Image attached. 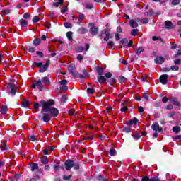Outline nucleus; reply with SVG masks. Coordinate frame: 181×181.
Segmentation results:
<instances>
[{"label":"nucleus","instance_id":"62","mask_svg":"<svg viewBox=\"0 0 181 181\" xmlns=\"http://www.w3.org/2000/svg\"><path fill=\"white\" fill-rule=\"evenodd\" d=\"M105 77L106 78H111V77H112V74H111L110 72H108L105 74Z\"/></svg>","mask_w":181,"mask_h":181},{"label":"nucleus","instance_id":"40","mask_svg":"<svg viewBox=\"0 0 181 181\" xmlns=\"http://www.w3.org/2000/svg\"><path fill=\"white\" fill-rule=\"evenodd\" d=\"M95 90H94V88H87V93L88 94H94Z\"/></svg>","mask_w":181,"mask_h":181},{"label":"nucleus","instance_id":"3","mask_svg":"<svg viewBox=\"0 0 181 181\" xmlns=\"http://www.w3.org/2000/svg\"><path fill=\"white\" fill-rule=\"evenodd\" d=\"M68 70L70 73V74H71V76H73V77H74V78H76L77 77V76H78V72L77 71V69H76V66L75 65H70L68 66Z\"/></svg>","mask_w":181,"mask_h":181},{"label":"nucleus","instance_id":"15","mask_svg":"<svg viewBox=\"0 0 181 181\" xmlns=\"http://www.w3.org/2000/svg\"><path fill=\"white\" fill-rule=\"evenodd\" d=\"M0 149L1 151H8L9 149V146L5 142H1L0 144Z\"/></svg>","mask_w":181,"mask_h":181},{"label":"nucleus","instance_id":"46","mask_svg":"<svg viewBox=\"0 0 181 181\" xmlns=\"http://www.w3.org/2000/svg\"><path fill=\"white\" fill-rule=\"evenodd\" d=\"M109 153H110V156H115V155H116L115 149L111 148V149L110 150Z\"/></svg>","mask_w":181,"mask_h":181},{"label":"nucleus","instance_id":"2","mask_svg":"<svg viewBox=\"0 0 181 181\" xmlns=\"http://www.w3.org/2000/svg\"><path fill=\"white\" fill-rule=\"evenodd\" d=\"M49 64H50V59L47 60L44 65L42 62H37L35 66L40 67L39 73H45L49 69Z\"/></svg>","mask_w":181,"mask_h":181},{"label":"nucleus","instance_id":"54","mask_svg":"<svg viewBox=\"0 0 181 181\" xmlns=\"http://www.w3.org/2000/svg\"><path fill=\"white\" fill-rule=\"evenodd\" d=\"M33 23H37V22H39V17L34 16L33 18Z\"/></svg>","mask_w":181,"mask_h":181},{"label":"nucleus","instance_id":"33","mask_svg":"<svg viewBox=\"0 0 181 181\" xmlns=\"http://www.w3.org/2000/svg\"><path fill=\"white\" fill-rule=\"evenodd\" d=\"M64 26H65L66 29H71V28H73V24H71V23L66 22L64 23Z\"/></svg>","mask_w":181,"mask_h":181},{"label":"nucleus","instance_id":"39","mask_svg":"<svg viewBox=\"0 0 181 181\" xmlns=\"http://www.w3.org/2000/svg\"><path fill=\"white\" fill-rule=\"evenodd\" d=\"M76 52H77V53H82V52H84V47H77L76 48Z\"/></svg>","mask_w":181,"mask_h":181},{"label":"nucleus","instance_id":"6","mask_svg":"<svg viewBox=\"0 0 181 181\" xmlns=\"http://www.w3.org/2000/svg\"><path fill=\"white\" fill-rule=\"evenodd\" d=\"M8 88L10 90L11 95H15L16 94V85L15 83H9L8 85Z\"/></svg>","mask_w":181,"mask_h":181},{"label":"nucleus","instance_id":"48","mask_svg":"<svg viewBox=\"0 0 181 181\" xmlns=\"http://www.w3.org/2000/svg\"><path fill=\"white\" fill-rule=\"evenodd\" d=\"M75 112H76V110H74V109H71L69 111V114L71 117L73 115H75Z\"/></svg>","mask_w":181,"mask_h":181},{"label":"nucleus","instance_id":"47","mask_svg":"<svg viewBox=\"0 0 181 181\" xmlns=\"http://www.w3.org/2000/svg\"><path fill=\"white\" fill-rule=\"evenodd\" d=\"M119 83H125V81H127V78L124 76H120L119 78Z\"/></svg>","mask_w":181,"mask_h":181},{"label":"nucleus","instance_id":"31","mask_svg":"<svg viewBox=\"0 0 181 181\" xmlns=\"http://www.w3.org/2000/svg\"><path fill=\"white\" fill-rule=\"evenodd\" d=\"M41 162L44 165H47V163H49V158H47L46 156H43L41 159Z\"/></svg>","mask_w":181,"mask_h":181},{"label":"nucleus","instance_id":"27","mask_svg":"<svg viewBox=\"0 0 181 181\" xmlns=\"http://www.w3.org/2000/svg\"><path fill=\"white\" fill-rule=\"evenodd\" d=\"M29 104H30V102H29V100H24L22 101L21 105L24 108H28V105H29Z\"/></svg>","mask_w":181,"mask_h":181},{"label":"nucleus","instance_id":"36","mask_svg":"<svg viewBox=\"0 0 181 181\" xmlns=\"http://www.w3.org/2000/svg\"><path fill=\"white\" fill-rule=\"evenodd\" d=\"M132 136H133V138H134V139H135V141H138V139H141V134H132Z\"/></svg>","mask_w":181,"mask_h":181},{"label":"nucleus","instance_id":"29","mask_svg":"<svg viewBox=\"0 0 181 181\" xmlns=\"http://www.w3.org/2000/svg\"><path fill=\"white\" fill-rule=\"evenodd\" d=\"M96 70L98 71V76H102V74L104 73V69H103V67L98 66Z\"/></svg>","mask_w":181,"mask_h":181},{"label":"nucleus","instance_id":"18","mask_svg":"<svg viewBox=\"0 0 181 181\" xmlns=\"http://www.w3.org/2000/svg\"><path fill=\"white\" fill-rule=\"evenodd\" d=\"M144 52H145L144 47H139V48L136 49V54H137V56H139V54L144 53Z\"/></svg>","mask_w":181,"mask_h":181},{"label":"nucleus","instance_id":"51","mask_svg":"<svg viewBox=\"0 0 181 181\" xmlns=\"http://www.w3.org/2000/svg\"><path fill=\"white\" fill-rule=\"evenodd\" d=\"M74 169H75L76 170H78V169H80V165L78 163H74Z\"/></svg>","mask_w":181,"mask_h":181},{"label":"nucleus","instance_id":"11","mask_svg":"<svg viewBox=\"0 0 181 181\" xmlns=\"http://www.w3.org/2000/svg\"><path fill=\"white\" fill-rule=\"evenodd\" d=\"M160 82L161 84L168 83V74H163L160 76Z\"/></svg>","mask_w":181,"mask_h":181},{"label":"nucleus","instance_id":"16","mask_svg":"<svg viewBox=\"0 0 181 181\" xmlns=\"http://www.w3.org/2000/svg\"><path fill=\"white\" fill-rule=\"evenodd\" d=\"M87 32L88 30L84 27L80 28L77 30V33H78L79 35H84L87 33Z\"/></svg>","mask_w":181,"mask_h":181},{"label":"nucleus","instance_id":"23","mask_svg":"<svg viewBox=\"0 0 181 181\" xmlns=\"http://www.w3.org/2000/svg\"><path fill=\"white\" fill-rule=\"evenodd\" d=\"M30 168H31V171L35 172V170H37V169H39V165H37V163H34L30 165Z\"/></svg>","mask_w":181,"mask_h":181},{"label":"nucleus","instance_id":"64","mask_svg":"<svg viewBox=\"0 0 181 181\" xmlns=\"http://www.w3.org/2000/svg\"><path fill=\"white\" fill-rule=\"evenodd\" d=\"M107 45L109 46V47H114V42L109 41L108 43H107Z\"/></svg>","mask_w":181,"mask_h":181},{"label":"nucleus","instance_id":"25","mask_svg":"<svg viewBox=\"0 0 181 181\" xmlns=\"http://www.w3.org/2000/svg\"><path fill=\"white\" fill-rule=\"evenodd\" d=\"M41 42H42V40H40V38H35L33 41V44L34 45V46H39Z\"/></svg>","mask_w":181,"mask_h":181},{"label":"nucleus","instance_id":"14","mask_svg":"<svg viewBox=\"0 0 181 181\" xmlns=\"http://www.w3.org/2000/svg\"><path fill=\"white\" fill-rule=\"evenodd\" d=\"M35 86L37 87V88H39L40 91H42L44 87L43 83L40 79L35 81Z\"/></svg>","mask_w":181,"mask_h":181},{"label":"nucleus","instance_id":"38","mask_svg":"<svg viewBox=\"0 0 181 181\" xmlns=\"http://www.w3.org/2000/svg\"><path fill=\"white\" fill-rule=\"evenodd\" d=\"M86 9H93V4L90 3H86L85 5H83Z\"/></svg>","mask_w":181,"mask_h":181},{"label":"nucleus","instance_id":"37","mask_svg":"<svg viewBox=\"0 0 181 181\" xmlns=\"http://www.w3.org/2000/svg\"><path fill=\"white\" fill-rule=\"evenodd\" d=\"M173 131L175 134H179V132H180V127H173Z\"/></svg>","mask_w":181,"mask_h":181},{"label":"nucleus","instance_id":"35","mask_svg":"<svg viewBox=\"0 0 181 181\" xmlns=\"http://www.w3.org/2000/svg\"><path fill=\"white\" fill-rule=\"evenodd\" d=\"M170 70L173 71H179V66L177 65H173L170 67Z\"/></svg>","mask_w":181,"mask_h":181},{"label":"nucleus","instance_id":"42","mask_svg":"<svg viewBox=\"0 0 181 181\" xmlns=\"http://www.w3.org/2000/svg\"><path fill=\"white\" fill-rule=\"evenodd\" d=\"M87 74H88L87 71L86 69H83V75H81L80 78H86V77H87Z\"/></svg>","mask_w":181,"mask_h":181},{"label":"nucleus","instance_id":"5","mask_svg":"<svg viewBox=\"0 0 181 181\" xmlns=\"http://www.w3.org/2000/svg\"><path fill=\"white\" fill-rule=\"evenodd\" d=\"M89 33L92 36H96L98 34V28L93 25V24L90 25V28L89 30Z\"/></svg>","mask_w":181,"mask_h":181},{"label":"nucleus","instance_id":"61","mask_svg":"<svg viewBox=\"0 0 181 181\" xmlns=\"http://www.w3.org/2000/svg\"><path fill=\"white\" fill-rule=\"evenodd\" d=\"M40 107V105H39L37 103H34V110H39Z\"/></svg>","mask_w":181,"mask_h":181},{"label":"nucleus","instance_id":"9","mask_svg":"<svg viewBox=\"0 0 181 181\" xmlns=\"http://www.w3.org/2000/svg\"><path fill=\"white\" fill-rule=\"evenodd\" d=\"M42 118L44 122H49V121L52 119V115H50V114L49 113L45 112L42 114Z\"/></svg>","mask_w":181,"mask_h":181},{"label":"nucleus","instance_id":"21","mask_svg":"<svg viewBox=\"0 0 181 181\" xmlns=\"http://www.w3.org/2000/svg\"><path fill=\"white\" fill-rule=\"evenodd\" d=\"M98 83H100V84H103V83H105V81H107V78H105L104 76L100 75V76L98 78Z\"/></svg>","mask_w":181,"mask_h":181},{"label":"nucleus","instance_id":"60","mask_svg":"<svg viewBox=\"0 0 181 181\" xmlns=\"http://www.w3.org/2000/svg\"><path fill=\"white\" fill-rule=\"evenodd\" d=\"M120 63H122L123 64H125L127 66V64H128V62L125 61L123 58H121L119 59Z\"/></svg>","mask_w":181,"mask_h":181},{"label":"nucleus","instance_id":"57","mask_svg":"<svg viewBox=\"0 0 181 181\" xmlns=\"http://www.w3.org/2000/svg\"><path fill=\"white\" fill-rule=\"evenodd\" d=\"M175 65L177 66V64H180L181 63V59H177L174 61Z\"/></svg>","mask_w":181,"mask_h":181},{"label":"nucleus","instance_id":"7","mask_svg":"<svg viewBox=\"0 0 181 181\" xmlns=\"http://www.w3.org/2000/svg\"><path fill=\"white\" fill-rule=\"evenodd\" d=\"M73 166H74V161L72 160H67L65 162V168L66 170H70Z\"/></svg>","mask_w":181,"mask_h":181},{"label":"nucleus","instance_id":"24","mask_svg":"<svg viewBox=\"0 0 181 181\" xmlns=\"http://www.w3.org/2000/svg\"><path fill=\"white\" fill-rule=\"evenodd\" d=\"M19 22H20V26L21 27L28 26V21L22 18L19 21Z\"/></svg>","mask_w":181,"mask_h":181},{"label":"nucleus","instance_id":"34","mask_svg":"<svg viewBox=\"0 0 181 181\" xmlns=\"http://www.w3.org/2000/svg\"><path fill=\"white\" fill-rule=\"evenodd\" d=\"M153 15V11L152 9L148 10V11L144 13V16H152Z\"/></svg>","mask_w":181,"mask_h":181},{"label":"nucleus","instance_id":"44","mask_svg":"<svg viewBox=\"0 0 181 181\" xmlns=\"http://www.w3.org/2000/svg\"><path fill=\"white\" fill-rule=\"evenodd\" d=\"M127 43H128V40L127 38L120 40V45H122V46H124Z\"/></svg>","mask_w":181,"mask_h":181},{"label":"nucleus","instance_id":"58","mask_svg":"<svg viewBox=\"0 0 181 181\" xmlns=\"http://www.w3.org/2000/svg\"><path fill=\"white\" fill-rule=\"evenodd\" d=\"M97 179L99 181H103L104 180V176H103L101 175H99L97 176Z\"/></svg>","mask_w":181,"mask_h":181},{"label":"nucleus","instance_id":"28","mask_svg":"<svg viewBox=\"0 0 181 181\" xmlns=\"http://www.w3.org/2000/svg\"><path fill=\"white\" fill-rule=\"evenodd\" d=\"M66 37H68V40L72 42L73 40V32L69 31L66 33Z\"/></svg>","mask_w":181,"mask_h":181},{"label":"nucleus","instance_id":"17","mask_svg":"<svg viewBox=\"0 0 181 181\" xmlns=\"http://www.w3.org/2000/svg\"><path fill=\"white\" fill-rule=\"evenodd\" d=\"M131 28H138V22L134 19L129 21Z\"/></svg>","mask_w":181,"mask_h":181},{"label":"nucleus","instance_id":"19","mask_svg":"<svg viewBox=\"0 0 181 181\" xmlns=\"http://www.w3.org/2000/svg\"><path fill=\"white\" fill-rule=\"evenodd\" d=\"M105 33L106 36L105 37L104 40L105 42H108V40H110V33H111V30H105Z\"/></svg>","mask_w":181,"mask_h":181},{"label":"nucleus","instance_id":"52","mask_svg":"<svg viewBox=\"0 0 181 181\" xmlns=\"http://www.w3.org/2000/svg\"><path fill=\"white\" fill-rule=\"evenodd\" d=\"M140 22L141 23L146 24V23H148V22H149V20L148 18H143V19L140 20Z\"/></svg>","mask_w":181,"mask_h":181},{"label":"nucleus","instance_id":"49","mask_svg":"<svg viewBox=\"0 0 181 181\" xmlns=\"http://www.w3.org/2000/svg\"><path fill=\"white\" fill-rule=\"evenodd\" d=\"M172 5H179L180 4V0H173Z\"/></svg>","mask_w":181,"mask_h":181},{"label":"nucleus","instance_id":"8","mask_svg":"<svg viewBox=\"0 0 181 181\" xmlns=\"http://www.w3.org/2000/svg\"><path fill=\"white\" fill-rule=\"evenodd\" d=\"M151 129H153V131H155L156 132H158V131H159V132H162L163 131L162 127L159 126V123H155L152 124Z\"/></svg>","mask_w":181,"mask_h":181},{"label":"nucleus","instance_id":"10","mask_svg":"<svg viewBox=\"0 0 181 181\" xmlns=\"http://www.w3.org/2000/svg\"><path fill=\"white\" fill-rule=\"evenodd\" d=\"M141 181H160V179L156 177L149 178L148 176H144L141 178Z\"/></svg>","mask_w":181,"mask_h":181},{"label":"nucleus","instance_id":"4","mask_svg":"<svg viewBox=\"0 0 181 181\" xmlns=\"http://www.w3.org/2000/svg\"><path fill=\"white\" fill-rule=\"evenodd\" d=\"M59 84H60V90H62V91L66 92L67 91V90H69V88L67 87V84H69V81L64 79L62 80L61 81H59Z\"/></svg>","mask_w":181,"mask_h":181},{"label":"nucleus","instance_id":"30","mask_svg":"<svg viewBox=\"0 0 181 181\" xmlns=\"http://www.w3.org/2000/svg\"><path fill=\"white\" fill-rule=\"evenodd\" d=\"M132 131V128H131V126L125 127L123 128V132H126L127 134H129Z\"/></svg>","mask_w":181,"mask_h":181},{"label":"nucleus","instance_id":"50","mask_svg":"<svg viewBox=\"0 0 181 181\" xmlns=\"http://www.w3.org/2000/svg\"><path fill=\"white\" fill-rule=\"evenodd\" d=\"M2 13H4V15H9V13H11V10L7 9V10H2Z\"/></svg>","mask_w":181,"mask_h":181},{"label":"nucleus","instance_id":"13","mask_svg":"<svg viewBox=\"0 0 181 181\" xmlns=\"http://www.w3.org/2000/svg\"><path fill=\"white\" fill-rule=\"evenodd\" d=\"M132 124L136 125V124H138V119L134 117L132 119H130L127 122V125H128V127H132Z\"/></svg>","mask_w":181,"mask_h":181},{"label":"nucleus","instance_id":"45","mask_svg":"<svg viewBox=\"0 0 181 181\" xmlns=\"http://www.w3.org/2000/svg\"><path fill=\"white\" fill-rule=\"evenodd\" d=\"M146 78H148V76L142 75L141 80V81H143V83H145V82L148 83V81L146 80Z\"/></svg>","mask_w":181,"mask_h":181},{"label":"nucleus","instance_id":"59","mask_svg":"<svg viewBox=\"0 0 181 181\" xmlns=\"http://www.w3.org/2000/svg\"><path fill=\"white\" fill-rule=\"evenodd\" d=\"M63 179L64 180H70V179H71V175L69 176L64 175Z\"/></svg>","mask_w":181,"mask_h":181},{"label":"nucleus","instance_id":"32","mask_svg":"<svg viewBox=\"0 0 181 181\" xmlns=\"http://www.w3.org/2000/svg\"><path fill=\"white\" fill-rule=\"evenodd\" d=\"M42 82L45 83V84H50V80L49 79V77L47 76H45L42 78Z\"/></svg>","mask_w":181,"mask_h":181},{"label":"nucleus","instance_id":"22","mask_svg":"<svg viewBox=\"0 0 181 181\" xmlns=\"http://www.w3.org/2000/svg\"><path fill=\"white\" fill-rule=\"evenodd\" d=\"M165 26L166 29H172V26H173V24L172 23V21H166L165 22Z\"/></svg>","mask_w":181,"mask_h":181},{"label":"nucleus","instance_id":"63","mask_svg":"<svg viewBox=\"0 0 181 181\" xmlns=\"http://www.w3.org/2000/svg\"><path fill=\"white\" fill-rule=\"evenodd\" d=\"M138 112H139V114H142V112H144V107H142V106L139 107Z\"/></svg>","mask_w":181,"mask_h":181},{"label":"nucleus","instance_id":"55","mask_svg":"<svg viewBox=\"0 0 181 181\" xmlns=\"http://www.w3.org/2000/svg\"><path fill=\"white\" fill-rule=\"evenodd\" d=\"M28 52L30 53H35V52H36V48H35V47H30L28 49Z\"/></svg>","mask_w":181,"mask_h":181},{"label":"nucleus","instance_id":"26","mask_svg":"<svg viewBox=\"0 0 181 181\" xmlns=\"http://www.w3.org/2000/svg\"><path fill=\"white\" fill-rule=\"evenodd\" d=\"M84 18H86V16H84V14L83 13H79L78 17V23L80 24L81 23V22H83V20L84 19Z\"/></svg>","mask_w":181,"mask_h":181},{"label":"nucleus","instance_id":"41","mask_svg":"<svg viewBox=\"0 0 181 181\" xmlns=\"http://www.w3.org/2000/svg\"><path fill=\"white\" fill-rule=\"evenodd\" d=\"M66 101H67V95H62V97L61 98V103L62 104H64V103H66Z\"/></svg>","mask_w":181,"mask_h":181},{"label":"nucleus","instance_id":"53","mask_svg":"<svg viewBox=\"0 0 181 181\" xmlns=\"http://www.w3.org/2000/svg\"><path fill=\"white\" fill-rule=\"evenodd\" d=\"M162 71H163L164 73H168V71H170V68L169 67L163 68Z\"/></svg>","mask_w":181,"mask_h":181},{"label":"nucleus","instance_id":"12","mask_svg":"<svg viewBox=\"0 0 181 181\" xmlns=\"http://www.w3.org/2000/svg\"><path fill=\"white\" fill-rule=\"evenodd\" d=\"M155 63L156 64H162L163 63H165V57H157L155 59Z\"/></svg>","mask_w":181,"mask_h":181},{"label":"nucleus","instance_id":"20","mask_svg":"<svg viewBox=\"0 0 181 181\" xmlns=\"http://www.w3.org/2000/svg\"><path fill=\"white\" fill-rule=\"evenodd\" d=\"M1 114L3 115H5L6 112H8V106H6V105H3L1 107Z\"/></svg>","mask_w":181,"mask_h":181},{"label":"nucleus","instance_id":"43","mask_svg":"<svg viewBox=\"0 0 181 181\" xmlns=\"http://www.w3.org/2000/svg\"><path fill=\"white\" fill-rule=\"evenodd\" d=\"M138 29H133L131 32L132 36H136V35H138Z\"/></svg>","mask_w":181,"mask_h":181},{"label":"nucleus","instance_id":"1","mask_svg":"<svg viewBox=\"0 0 181 181\" xmlns=\"http://www.w3.org/2000/svg\"><path fill=\"white\" fill-rule=\"evenodd\" d=\"M40 104L42 108V111L44 112H49L51 117L59 115V110L55 107L50 108V107L54 105V100L53 99H49L47 102L45 100H41Z\"/></svg>","mask_w":181,"mask_h":181},{"label":"nucleus","instance_id":"56","mask_svg":"<svg viewBox=\"0 0 181 181\" xmlns=\"http://www.w3.org/2000/svg\"><path fill=\"white\" fill-rule=\"evenodd\" d=\"M23 18L24 19H29V18H30V14H29V13H25L23 14Z\"/></svg>","mask_w":181,"mask_h":181}]
</instances>
